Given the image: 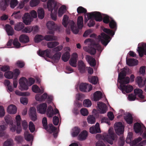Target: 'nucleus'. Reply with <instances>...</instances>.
Masks as SVG:
<instances>
[{"instance_id": "a18cd8bd", "label": "nucleus", "mask_w": 146, "mask_h": 146, "mask_svg": "<svg viewBox=\"0 0 146 146\" xmlns=\"http://www.w3.org/2000/svg\"><path fill=\"white\" fill-rule=\"evenodd\" d=\"M4 76L7 78L11 79L13 77V73L11 71H7L5 73Z\"/></svg>"}, {"instance_id": "774afa93", "label": "nucleus", "mask_w": 146, "mask_h": 146, "mask_svg": "<svg viewBox=\"0 0 146 146\" xmlns=\"http://www.w3.org/2000/svg\"><path fill=\"white\" fill-rule=\"evenodd\" d=\"M80 112L81 114L84 116L87 115L88 114V110L85 108L81 109Z\"/></svg>"}, {"instance_id": "13d9d810", "label": "nucleus", "mask_w": 146, "mask_h": 146, "mask_svg": "<svg viewBox=\"0 0 146 146\" xmlns=\"http://www.w3.org/2000/svg\"><path fill=\"white\" fill-rule=\"evenodd\" d=\"M40 2V0H31L30 2L31 7H34L38 5Z\"/></svg>"}, {"instance_id": "0e129e2a", "label": "nucleus", "mask_w": 146, "mask_h": 146, "mask_svg": "<svg viewBox=\"0 0 146 146\" xmlns=\"http://www.w3.org/2000/svg\"><path fill=\"white\" fill-rule=\"evenodd\" d=\"M77 60L75 58H71L69 60L70 64L74 67H76L77 66Z\"/></svg>"}, {"instance_id": "49530a36", "label": "nucleus", "mask_w": 146, "mask_h": 146, "mask_svg": "<svg viewBox=\"0 0 146 146\" xmlns=\"http://www.w3.org/2000/svg\"><path fill=\"white\" fill-rule=\"evenodd\" d=\"M92 103L91 101L89 99L84 100L83 102V106L86 107H89L91 106Z\"/></svg>"}, {"instance_id": "7c9ffc66", "label": "nucleus", "mask_w": 146, "mask_h": 146, "mask_svg": "<svg viewBox=\"0 0 146 146\" xmlns=\"http://www.w3.org/2000/svg\"><path fill=\"white\" fill-rule=\"evenodd\" d=\"M136 81L139 88L143 87L145 85V81H143L142 78L140 76H137Z\"/></svg>"}, {"instance_id": "bf43d9fd", "label": "nucleus", "mask_w": 146, "mask_h": 146, "mask_svg": "<svg viewBox=\"0 0 146 146\" xmlns=\"http://www.w3.org/2000/svg\"><path fill=\"white\" fill-rule=\"evenodd\" d=\"M68 19V16L66 15L64 16L62 19V24L65 27H67V22Z\"/></svg>"}, {"instance_id": "4d7b16f0", "label": "nucleus", "mask_w": 146, "mask_h": 146, "mask_svg": "<svg viewBox=\"0 0 146 146\" xmlns=\"http://www.w3.org/2000/svg\"><path fill=\"white\" fill-rule=\"evenodd\" d=\"M66 8L65 6L61 7L59 8L58 11V15L59 17H61L62 15L66 10Z\"/></svg>"}, {"instance_id": "a19ab883", "label": "nucleus", "mask_w": 146, "mask_h": 146, "mask_svg": "<svg viewBox=\"0 0 146 146\" xmlns=\"http://www.w3.org/2000/svg\"><path fill=\"white\" fill-rule=\"evenodd\" d=\"M80 131V128L77 127H75L73 129V132L72 135L73 136L75 137L77 136L79 133Z\"/></svg>"}, {"instance_id": "393cba45", "label": "nucleus", "mask_w": 146, "mask_h": 146, "mask_svg": "<svg viewBox=\"0 0 146 146\" xmlns=\"http://www.w3.org/2000/svg\"><path fill=\"white\" fill-rule=\"evenodd\" d=\"M19 40L21 42L23 43H26L29 41V37L24 34L20 36Z\"/></svg>"}, {"instance_id": "412c9836", "label": "nucleus", "mask_w": 146, "mask_h": 146, "mask_svg": "<svg viewBox=\"0 0 146 146\" xmlns=\"http://www.w3.org/2000/svg\"><path fill=\"white\" fill-rule=\"evenodd\" d=\"M10 0H2L0 1V7L1 9L3 11L5 10L7 7L9 6V3Z\"/></svg>"}, {"instance_id": "58836bf2", "label": "nucleus", "mask_w": 146, "mask_h": 146, "mask_svg": "<svg viewBox=\"0 0 146 146\" xmlns=\"http://www.w3.org/2000/svg\"><path fill=\"white\" fill-rule=\"evenodd\" d=\"M56 130V127L54 126L52 124H50L48 125V129L46 130L49 133H51L55 132Z\"/></svg>"}, {"instance_id": "5fc2aeb1", "label": "nucleus", "mask_w": 146, "mask_h": 146, "mask_svg": "<svg viewBox=\"0 0 146 146\" xmlns=\"http://www.w3.org/2000/svg\"><path fill=\"white\" fill-rule=\"evenodd\" d=\"M6 128L5 125H0V137H1L4 135L5 130L6 129Z\"/></svg>"}, {"instance_id": "cd10ccee", "label": "nucleus", "mask_w": 146, "mask_h": 146, "mask_svg": "<svg viewBox=\"0 0 146 146\" xmlns=\"http://www.w3.org/2000/svg\"><path fill=\"white\" fill-rule=\"evenodd\" d=\"M134 93L135 95H138V96L141 99L144 98V96L143 95V91L139 88H136L134 90Z\"/></svg>"}, {"instance_id": "a878e982", "label": "nucleus", "mask_w": 146, "mask_h": 146, "mask_svg": "<svg viewBox=\"0 0 146 146\" xmlns=\"http://www.w3.org/2000/svg\"><path fill=\"white\" fill-rule=\"evenodd\" d=\"M77 25L79 29H81L83 25V19L82 16H79L77 19Z\"/></svg>"}, {"instance_id": "20e7f679", "label": "nucleus", "mask_w": 146, "mask_h": 146, "mask_svg": "<svg viewBox=\"0 0 146 146\" xmlns=\"http://www.w3.org/2000/svg\"><path fill=\"white\" fill-rule=\"evenodd\" d=\"M47 6L49 11L51 12L50 15L52 20L56 21V16L53 15L52 13V11L54 9V12L56 13L58 6L57 5V2L54 0H48L47 3Z\"/></svg>"}, {"instance_id": "9b49d317", "label": "nucleus", "mask_w": 146, "mask_h": 146, "mask_svg": "<svg viewBox=\"0 0 146 146\" xmlns=\"http://www.w3.org/2000/svg\"><path fill=\"white\" fill-rule=\"evenodd\" d=\"M23 19L24 23L26 25L29 24L33 20V19L31 18L29 14L28 13H25L23 17Z\"/></svg>"}, {"instance_id": "f3484780", "label": "nucleus", "mask_w": 146, "mask_h": 146, "mask_svg": "<svg viewBox=\"0 0 146 146\" xmlns=\"http://www.w3.org/2000/svg\"><path fill=\"white\" fill-rule=\"evenodd\" d=\"M78 67L80 72L84 73L86 71V65L82 61H79L78 64Z\"/></svg>"}, {"instance_id": "9d476101", "label": "nucleus", "mask_w": 146, "mask_h": 146, "mask_svg": "<svg viewBox=\"0 0 146 146\" xmlns=\"http://www.w3.org/2000/svg\"><path fill=\"white\" fill-rule=\"evenodd\" d=\"M47 107V105L46 103L40 104L37 106V111L40 113L44 114L46 113Z\"/></svg>"}, {"instance_id": "bb28decb", "label": "nucleus", "mask_w": 146, "mask_h": 146, "mask_svg": "<svg viewBox=\"0 0 146 146\" xmlns=\"http://www.w3.org/2000/svg\"><path fill=\"white\" fill-rule=\"evenodd\" d=\"M6 32L8 35L12 36L14 33V30L13 28L9 25L7 24L5 25Z\"/></svg>"}, {"instance_id": "c85d7f7f", "label": "nucleus", "mask_w": 146, "mask_h": 146, "mask_svg": "<svg viewBox=\"0 0 146 146\" xmlns=\"http://www.w3.org/2000/svg\"><path fill=\"white\" fill-rule=\"evenodd\" d=\"M41 88V90L37 85H34L33 86L32 89L33 92L36 93H42L44 92V89L42 87Z\"/></svg>"}, {"instance_id": "6e6d98bb", "label": "nucleus", "mask_w": 146, "mask_h": 146, "mask_svg": "<svg viewBox=\"0 0 146 146\" xmlns=\"http://www.w3.org/2000/svg\"><path fill=\"white\" fill-rule=\"evenodd\" d=\"M10 6L13 9L14 8L18 3V1L17 0H10Z\"/></svg>"}, {"instance_id": "0eeeda50", "label": "nucleus", "mask_w": 146, "mask_h": 146, "mask_svg": "<svg viewBox=\"0 0 146 146\" xmlns=\"http://www.w3.org/2000/svg\"><path fill=\"white\" fill-rule=\"evenodd\" d=\"M115 130L116 133L118 135H122L124 131V127L121 122L116 123L115 124Z\"/></svg>"}, {"instance_id": "69168bd1", "label": "nucleus", "mask_w": 146, "mask_h": 146, "mask_svg": "<svg viewBox=\"0 0 146 146\" xmlns=\"http://www.w3.org/2000/svg\"><path fill=\"white\" fill-rule=\"evenodd\" d=\"M20 101L23 105H26L28 103V100L26 97H23L20 98Z\"/></svg>"}, {"instance_id": "c9c22d12", "label": "nucleus", "mask_w": 146, "mask_h": 146, "mask_svg": "<svg viewBox=\"0 0 146 146\" xmlns=\"http://www.w3.org/2000/svg\"><path fill=\"white\" fill-rule=\"evenodd\" d=\"M38 17L40 19H42L44 17V12L42 8L38 9L37 11Z\"/></svg>"}, {"instance_id": "b1692460", "label": "nucleus", "mask_w": 146, "mask_h": 146, "mask_svg": "<svg viewBox=\"0 0 146 146\" xmlns=\"http://www.w3.org/2000/svg\"><path fill=\"white\" fill-rule=\"evenodd\" d=\"M69 23L71 24L70 27L73 33L76 34H78L79 32V29L78 28H77L76 27H75L74 22L73 21H69Z\"/></svg>"}, {"instance_id": "09e8293b", "label": "nucleus", "mask_w": 146, "mask_h": 146, "mask_svg": "<svg viewBox=\"0 0 146 146\" xmlns=\"http://www.w3.org/2000/svg\"><path fill=\"white\" fill-rule=\"evenodd\" d=\"M88 122L91 124L94 123L96 121V119L93 115H90L88 116L87 118Z\"/></svg>"}, {"instance_id": "e433bc0d", "label": "nucleus", "mask_w": 146, "mask_h": 146, "mask_svg": "<svg viewBox=\"0 0 146 146\" xmlns=\"http://www.w3.org/2000/svg\"><path fill=\"white\" fill-rule=\"evenodd\" d=\"M126 72L124 70H122L119 74L117 79V81L119 82V81H121L125 78L126 76Z\"/></svg>"}, {"instance_id": "3c124183", "label": "nucleus", "mask_w": 146, "mask_h": 146, "mask_svg": "<svg viewBox=\"0 0 146 146\" xmlns=\"http://www.w3.org/2000/svg\"><path fill=\"white\" fill-rule=\"evenodd\" d=\"M77 12L78 14L86 13L87 11L86 9L82 6L79 7L77 9Z\"/></svg>"}, {"instance_id": "f8f14e48", "label": "nucleus", "mask_w": 146, "mask_h": 146, "mask_svg": "<svg viewBox=\"0 0 146 146\" xmlns=\"http://www.w3.org/2000/svg\"><path fill=\"white\" fill-rule=\"evenodd\" d=\"M29 115L32 121H35L37 119L36 110L34 107L30 108Z\"/></svg>"}, {"instance_id": "423d86ee", "label": "nucleus", "mask_w": 146, "mask_h": 146, "mask_svg": "<svg viewBox=\"0 0 146 146\" xmlns=\"http://www.w3.org/2000/svg\"><path fill=\"white\" fill-rule=\"evenodd\" d=\"M87 15L88 19L85 17L84 21L85 23H87L88 20L92 18H94L95 20L96 21L100 22L102 21V17L100 12L95 11L91 13H87Z\"/></svg>"}, {"instance_id": "4468645a", "label": "nucleus", "mask_w": 146, "mask_h": 146, "mask_svg": "<svg viewBox=\"0 0 146 146\" xmlns=\"http://www.w3.org/2000/svg\"><path fill=\"white\" fill-rule=\"evenodd\" d=\"M120 89L122 90V92L125 91L127 93L131 92L133 89V87L129 85L126 86L120 85Z\"/></svg>"}, {"instance_id": "ea45409f", "label": "nucleus", "mask_w": 146, "mask_h": 146, "mask_svg": "<svg viewBox=\"0 0 146 146\" xmlns=\"http://www.w3.org/2000/svg\"><path fill=\"white\" fill-rule=\"evenodd\" d=\"M61 55V53L60 52H57L52 57V59L55 62H58Z\"/></svg>"}, {"instance_id": "338daca9", "label": "nucleus", "mask_w": 146, "mask_h": 146, "mask_svg": "<svg viewBox=\"0 0 146 146\" xmlns=\"http://www.w3.org/2000/svg\"><path fill=\"white\" fill-rule=\"evenodd\" d=\"M13 141L11 139H7L4 143L3 146H13Z\"/></svg>"}, {"instance_id": "e2e57ef3", "label": "nucleus", "mask_w": 146, "mask_h": 146, "mask_svg": "<svg viewBox=\"0 0 146 146\" xmlns=\"http://www.w3.org/2000/svg\"><path fill=\"white\" fill-rule=\"evenodd\" d=\"M29 129L31 133L33 132L35 130V126L33 123L32 121H30L29 124Z\"/></svg>"}, {"instance_id": "6ab92c4d", "label": "nucleus", "mask_w": 146, "mask_h": 146, "mask_svg": "<svg viewBox=\"0 0 146 146\" xmlns=\"http://www.w3.org/2000/svg\"><path fill=\"white\" fill-rule=\"evenodd\" d=\"M126 63L129 66H133L137 65L138 63V61L136 59L129 58L126 60Z\"/></svg>"}, {"instance_id": "2eb2a0df", "label": "nucleus", "mask_w": 146, "mask_h": 146, "mask_svg": "<svg viewBox=\"0 0 146 146\" xmlns=\"http://www.w3.org/2000/svg\"><path fill=\"white\" fill-rule=\"evenodd\" d=\"M98 106L100 110L101 113H104L106 111V106L105 104L101 102H97Z\"/></svg>"}, {"instance_id": "7ed1b4c3", "label": "nucleus", "mask_w": 146, "mask_h": 146, "mask_svg": "<svg viewBox=\"0 0 146 146\" xmlns=\"http://www.w3.org/2000/svg\"><path fill=\"white\" fill-rule=\"evenodd\" d=\"M29 82L28 80L25 77H22L19 80L20 84V89L21 90H27L28 89V85L31 86L34 84L35 82V79L32 78L29 79Z\"/></svg>"}, {"instance_id": "1a4fd4ad", "label": "nucleus", "mask_w": 146, "mask_h": 146, "mask_svg": "<svg viewBox=\"0 0 146 146\" xmlns=\"http://www.w3.org/2000/svg\"><path fill=\"white\" fill-rule=\"evenodd\" d=\"M46 26L50 30H56L60 29V27L55 24L53 21H49L46 24Z\"/></svg>"}, {"instance_id": "37998d69", "label": "nucleus", "mask_w": 146, "mask_h": 146, "mask_svg": "<svg viewBox=\"0 0 146 146\" xmlns=\"http://www.w3.org/2000/svg\"><path fill=\"white\" fill-rule=\"evenodd\" d=\"M59 43L56 41H52L47 43L48 47L50 48H52L58 45Z\"/></svg>"}, {"instance_id": "680f3d73", "label": "nucleus", "mask_w": 146, "mask_h": 146, "mask_svg": "<svg viewBox=\"0 0 146 146\" xmlns=\"http://www.w3.org/2000/svg\"><path fill=\"white\" fill-rule=\"evenodd\" d=\"M42 123L43 127L45 130H47L48 128V126L47 118L46 117H44L42 120Z\"/></svg>"}, {"instance_id": "f257e3e1", "label": "nucleus", "mask_w": 146, "mask_h": 146, "mask_svg": "<svg viewBox=\"0 0 146 146\" xmlns=\"http://www.w3.org/2000/svg\"><path fill=\"white\" fill-rule=\"evenodd\" d=\"M109 26L110 28L113 29L114 31L109 29L104 28L103 29V31L108 35L104 33H101V36L99 35L98 36L101 40V43L104 46H106L110 40L109 39L110 38L109 35L113 36L115 34V31L117 29V25L116 22L113 20H112L110 22Z\"/></svg>"}, {"instance_id": "72a5a7b5", "label": "nucleus", "mask_w": 146, "mask_h": 146, "mask_svg": "<svg viewBox=\"0 0 146 146\" xmlns=\"http://www.w3.org/2000/svg\"><path fill=\"white\" fill-rule=\"evenodd\" d=\"M46 114L49 117H51L54 115V111L52 107L50 106H48L46 111Z\"/></svg>"}, {"instance_id": "dca6fc26", "label": "nucleus", "mask_w": 146, "mask_h": 146, "mask_svg": "<svg viewBox=\"0 0 146 146\" xmlns=\"http://www.w3.org/2000/svg\"><path fill=\"white\" fill-rule=\"evenodd\" d=\"M86 59L90 66H94L96 65V61L95 59L92 56L88 55L86 56Z\"/></svg>"}, {"instance_id": "603ef678", "label": "nucleus", "mask_w": 146, "mask_h": 146, "mask_svg": "<svg viewBox=\"0 0 146 146\" xmlns=\"http://www.w3.org/2000/svg\"><path fill=\"white\" fill-rule=\"evenodd\" d=\"M44 39V36L41 35H36L35 37L34 40L36 43H38Z\"/></svg>"}, {"instance_id": "f03ea898", "label": "nucleus", "mask_w": 146, "mask_h": 146, "mask_svg": "<svg viewBox=\"0 0 146 146\" xmlns=\"http://www.w3.org/2000/svg\"><path fill=\"white\" fill-rule=\"evenodd\" d=\"M90 42L91 46L87 48L86 46L84 47V49L86 51H87L90 54L92 55L95 54L96 52V50L99 51H101L102 49V47L99 44L96 43L94 40L91 41V39L88 38L86 39L84 41V42Z\"/></svg>"}, {"instance_id": "c756f323", "label": "nucleus", "mask_w": 146, "mask_h": 146, "mask_svg": "<svg viewBox=\"0 0 146 146\" xmlns=\"http://www.w3.org/2000/svg\"><path fill=\"white\" fill-rule=\"evenodd\" d=\"M124 118L128 124H131L132 123L133 118L130 113H128L127 115L125 116Z\"/></svg>"}, {"instance_id": "39448f33", "label": "nucleus", "mask_w": 146, "mask_h": 146, "mask_svg": "<svg viewBox=\"0 0 146 146\" xmlns=\"http://www.w3.org/2000/svg\"><path fill=\"white\" fill-rule=\"evenodd\" d=\"M116 135L114 133L113 129L110 128L108 130V133H105L103 134V137L108 143L112 145L113 143V141L116 138Z\"/></svg>"}, {"instance_id": "6e6552de", "label": "nucleus", "mask_w": 146, "mask_h": 146, "mask_svg": "<svg viewBox=\"0 0 146 146\" xmlns=\"http://www.w3.org/2000/svg\"><path fill=\"white\" fill-rule=\"evenodd\" d=\"M141 46H138V50H137L138 52L139 56L142 57L143 55H146V43H141Z\"/></svg>"}, {"instance_id": "4c0bfd02", "label": "nucleus", "mask_w": 146, "mask_h": 146, "mask_svg": "<svg viewBox=\"0 0 146 146\" xmlns=\"http://www.w3.org/2000/svg\"><path fill=\"white\" fill-rule=\"evenodd\" d=\"M24 27V24L22 22H20L15 25V29L17 31H20Z\"/></svg>"}, {"instance_id": "864d4df0", "label": "nucleus", "mask_w": 146, "mask_h": 146, "mask_svg": "<svg viewBox=\"0 0 146 146\" xmlns=\"http://www.w3.org/2000/svg\"><path fill=\"white\" fill-rule=\"evenodd\" d=\"M88 135L87 132L86 130H84L80 134L79 136L80 138L82 140H85L86 139Z\"/></svg>"}, {"instance_id": "5701e85b", "label": "nucleus", "mask_w": 146, "mask_h": 146, "mask_svg": "<svg viewBox=\"0 0 146 146\" xmlns=\"http://www.w3.org/2000/svg\"><path fill=\"white\" fill-rule=\"evenodd\" d=\"M135 132L136 133L143 132L142 130L141 126L139 123H135L133 126Z\"/></svg>"}, {"instance_id": "de8ad7c7", "label": "nucleus", "mask_w": 146, "mask_h": 146, "mask_svg": "<svg viewBox=\"0 0 146 146\" xmlns=\"http://www.w3.org/2000/svg\"><path fill=\"white\" fill-rule=\"evenodd\" d=\"M44 39L46 41H52L56 40V37L54 36L50 35H47L44 37Z\"/></svg>"}, {"instance_id": "473e14b6", "label": "nucleus", "mask_w": 146, "mask_h": 146, "mask_svg": "<svg viewBox=\"0 0 146 146\" xmlns=\"http://www.w3.org/2000/svg\"><path fill=\"white\" fill-rule=\"evenodd\" d=\"M47 94L46 93H44L41 96L36 95L35 96L36 100L39 101H44L47 98Z\"/></svg>"}, {"instance_id": "a211bd4d", "label": "nucleus", "mask_w": 146, "mask_h": 146, "mask_svg": "<svg viewBox=\"0 0 146 146\" xmlns=\"http://www.w3.org/2000/svg\"><path fill=\"white\" fill-rule=\"evenodd\" d=\"M50 52V50L48 49L43 51L39 50L37 52V53L39 56L42 57H43L44 56H45L48 57H49Z\"/></svg>"}, {"instance_id": "c03bdc74", "label": "nucleus", "mask_w": 146, "mask_h": 146, "mask_svg": "<svg viewBox=\"0 0 146 146\" xmlns=\"http://www.w3.org/2000/svg\"><path fill=\"white\" fill-rule=\"evenodd\" d=\"M24 136L25 139L28 141H30L33 139V136L32 135L29 133L28 132L24 133Z\"/></svg>"}, {"instance_id": "aec40b11", "label": "nucleus", "mask_w": 146, "mask_h": 146, "mask_svg": "<svg viewBox=\"0 0 146 146\" xmlns=\"http://www.w3.org/2000/svg\"><path fill=\"white\" fill-rule=\"evenodd\" d=\"M7 111L9 113L14 114L16 112L17 108L15 105L11 104L8 106Z\"/></svg>"}, {"instance_id": "052dcab7", "label": "nucleus", "mask_w": 146, "mask_h": 146, "mask_svg": "<svg viewBox=\"0 0 146 146\" xmlns=\"http://www.w3.org/2000/svg\"><path fill=\"white\" fill-rule=\"evenodd\" d=\"M32 27L31 26H28L25 27L24 29L22 30L23 33H30L32 31Z\"/></svg>"}, {"instance_id": "f704fd0d", "label": "nucleus", "mask_w": 146, "mask_h": 146, "mask_svg": "<svg viewBox=\"0 0 146 146\" xmlns=\"http://www.w3.org/2000/svg\"><path fill=\"white\" fill-rule=\"evenodd\" d=\"M70 54L68 52H66L63 54L62 56V60L64 62L67 61L70 57Z\"/></svg>"}, {"instance_id": "8fccbe9b", "label": "nucleus", "mask_w": 146, "mask_h": 146, "mask_svg": "<svg viewBox=\"0 0 146 146\" xmlns=\"http://www.w3.org/2000/svg\"><path fill=\"white\" fill-rule=\"evenodd\" d=\"M130 81V79L129 77L127 76L124 78L121 81H119V83H120V85H123L124 84H128Z\"/></svg>"}, {"instance_id": "ddd939ff", "label": "nucleus", "mask_w": 146, "mask_h": 146, "mask_svg": "<svg viewBox=\"0 0 146 146\" xmlns=\"http://www.w3.org/2000/svg\"><path fill=\"white\" fill-rule=\"evenodd\" d=\"M90 133L94 134L100 133L101 132L99 127V124L97 123L95 126H92L90 128Z\"/></svg>"}, {"instance_id": "79ce46f5", "label": "nucleus", "mask_w": 146, "mask_h": 146, "mask_svg": "<svg viewBox=\"0 0 146 146\" xmlns=\"http://www.w3.org/2000/svg\"><path fill=\"white\" fill-rule=\"evenodd\" d=\"M88 84L86 83H82L79 86L80 90L81 91L86 92L88 88Z\"/></svg>"}, {"instance_id": "2f4dec72", "label": "nucleus", "mask_w": 146, "mask_h": 146, "mask_svg": "<svg viewBox=\"0 0 146 146\" xmlns=\"http://www.w3.org/2000/svg\"><path fill=\"white\" fill-rule=\"evenodd\" d=\"M88 79L90 82L93 84H96L98 82V79L96 76H89Z\"/></svg>"}, {"instance_id": "4be33fe9", "label": "nucleus", "mask_w": 146, "mask_h": 146, "mask_svg": "<svg viewBox=\"0 0 146 146\" xmlns=\"http://www.w3.org/2000/svg\"><path fill=\"white\" fill-rule=\"evenodd\" d=\"M93 100L94 101H99L102 98V94L100 91H97L94 94Z\"/></svg>"}]
</instances>
